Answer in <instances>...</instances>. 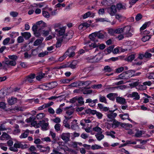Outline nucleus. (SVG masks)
<instances>
[{
	"label": "nucleus",
	"instance_id": "obj_1",
	"mask_svg": "<svg viewBox=\"0 0 154 154\" xmlns=\"http://www.w3.org/2000/svg\"><path fill=\"white\" fill-rule=\"evenodd\" d=\"M57 82H49L46 85L40 86L39 88L43 90H46L51 89L57 86Z\"/></svg>",
	"mask_w": 154,
	"mask_h": 154
},
{
	"label": "nucleus",
	"instance_id": "obj_2",
	"mask_svg": "<svg viewBox=\"0 0 154 154\" xmlns=\"http://www.w3.org/2000/svg\"><path fill=\"white\" fill-rule=\"evenodd\" d=\"M114 111L115 110H109V111L107 112L106 114L108 118L107 119L108 121L112 122L115 119V118L117 114L116 113L114 112Z\"/></svg>",
	"mask_w": 154,
	"mask_h": 154
},
{
	"label": "nucleus",
	"instance_id": "obj_3",
	"mask_svg": "<svg viewBox=\"0 0 154 154\" xmlns=\"http://www.w3.org/2000/svg\"><path fill=\"white\" fill-rule=\"evenodd\" d=\"M14 61H9L5 60L2 63L0 62V67L2 66L4 69L7 70L10 67L11 65H14Z\"/></svg>",
	"mask_w": 154,
	"mask_h": 154
},
{
	"label": "nucleus",
	"instance_id": "obj_4",
	"mask_svg": "<svg viewBox=\"0 0 154 154\" xmlns=\"http://www.w3.org/2000/svg\"><path fill=\"white\" fill-rule=\"evenodd\" d=\"M124 35L127 37H131L133 35L132 33L130 32L131 28L129 26H127L124 27Z\"/></svg>",
	"mask_w": 154,
	"mask_h": 154
},
{
	"label": "nucleus",
	"instance_id": "obj_5",
	"mask_svg": "<svg viewBox=\"0 0 154 154\" xmlns=\"http://www.w3.org/2000/svg\"><path fill=\"white\" fill-rule=\"evenodd\" d=\"M66 29V26H63L56 29L55 31L57 33L58 36H62V37L61 38H63V36L65 34Z\"/></svg>",
	"mask_w": 154,
	"mask_h": 154
},
{
	"label": "nucleus",
	"instance_id": "obj_6",
	"mask_svg": "<svg viewBox=\"0 0 154 154\" xmlns=\"http://www.w3.org/2000/svg\"><path fill=\"white\" fill-rule=\"evenodd\" d=\"M86 60L89 62L92 63L97 62L100 60V58L98 57L97 55L88 57L86 58Z\"/></svg>",
	"mask_w": 154,
	"mask_h": 154
},
{
	"label": "nucleus",
	"instance_id": "obj_7",
	"mask_svg": "<svg viewBox=\"0 0 154 154\" xmlns=\"http://www.w3.org/2000/svg\"><path fill=\"white\" fill-rule=\"evenodd\" d=\"M116 9V6L113 5L107 8V12L111 16H113L117 12Z\"/></svg>",
	"mask_w": 154,
	"mask_h": 154
},
{
	"label": "nucleus",
	"instance_id": "obj_8",
	"mask_svg": "<svg viewBox=\"0 0 154 154\" xmlns=\"http://www.w3.org/2000/svg\"><path fill=\"white\" fill-rule=\"evenodd\" d=\"M98 102V100L95 99L92 100L91 98H88L86 100L85 103H88V105L91 107H94L95 106L96 104Z\"/></svg>",
	"mask_w": 154,
	"mask_h": 154
},
{
	"label": "nucleus",
	"instance_id": "obj_9",
	"mask_svg": "<svg viewBox=\"0 0 154 154\" xmlns=\"http://www.w3.org/2000/svg\"><path fill=\"white\" fill-rule=\"evenodd\" d=\"M21 142L15 143L14 144L13 146L11 147L9 149L11 151L15 152H17L18 151L17 148H20Z\"/></svg>",
	"mask_w": 154,
	"mask_h": 154
},
{
	"label": "nucleus",
	"instance_id": "obj_10",
	"mask_svg": "<svg viewBox=\"0 0 154 154\" xmlns=\"http://www.w3.org/2000/svg\"><path fill=\"white\" fill-rule=\"evenodd\" d=\"M73 35V31L71 30H69L68 32L65 33L63 36V39L68 40L72 38Z\"/></svg>",
	"mask_w": 154,
	"mask_h": 154
},
{
	"label": "nucleus",
	"instance_id": "obj_11",
	"mask_svg": "<svg viewBox=\"0 0 154 154\" xmlns=\"http://www.w3.org/2000/svg\"><path fill=\"white\" fill-rule=\"evenodd\" d=\"M70 137V135L69 133H63L61 135V138L65 142L69 141Z\"/></svg>",
	"mask_w": 154,
	"mask_h": 154
},
{
	"label": "nucleus",
	"instance_id": "obj_12",
	"mask_svg": "<svg viewBox=\"0 0 154 154\" xmlns=\"http://www.w3.org/2000/svg\"><path fill=\"white\" fill-rule=\"evenodd\" d=\"M35 74H31L26 77L24 81L27 83H31L33 82V79L35 77Z\"/></svg>",
	"mask_w": 154,
	"mask_h": 154
},
{
	"label": "nucleus",
	"instance_id": "obj_13",
	"mask_svg": "<svg viewBox=\"0 0 154 154\" xmlns=\"http://www.w3.org/2000/svg\"><path fill=\"white\" fill-rule=\"evenodd\" d=\"M128 97L133 98V99L135 100H138L140 98V96L138 93L136 92H132L131 94H128Z\"/></svg>",
	"mask_w": 154,
	"mask_h": 154
},
{
	"label": "nucleus",
	"instance_id": "obj_14",
	"mask_svg": "<svg viewBox=\"0 0 154 154\" xmlns=\"http://www.w3.org/2000/svg\"><path fill=\"white\" fill-rule=\"evenodd\" d=\"M8 57L9 59L12 60H10L8 58H6L5 61H14V65H11V66H15L16 65V60H17L18 57L16 55H9L8 56Z\"/></svg>",
	"mask_w": 154,
	"mask_h": 154
},
{
	"label": "nucleus",
	"instance_id": "obj_15",
	"mask_svg": "<svg viewBox=\"0 0 154 154\" xmlns=\"http://www.w3.org/2000/svg\"><path fill=\"white\" fill-rule=\"evenodd\" d=\"M118 95V94L116 93H110L108 94L106 97L110 100L113 101L116 98Z\"/></svg>",
	"mask_w": 154,
	"mask_h": 154
},
{
	"label": "nucleus",
	"instance_id": "obj_16",
	"mask_svg": "<svg viewBox=\"0 0 154 154\" xmlns=\"http://www.w3.org/2000/svg\"><path fill=\"white\" fill-rule=\"evenodd\" d=\"M116 102L122 104H125L127 103L125 99L123 97H117L116 98Z\"/></svg>",
	"mask_w": 154,
	"mask_h": 154
},
{
	"label": "nucleus",
	"instance_id": "obj_17",
	"mask_svg": "<svg viewBox=\"0 0 154 154\" xmlns=\"http://www.w3.org/2000/svg\"><path fill=\"white\" fill-rule=\"evenodd\" d=\"M89 38L92 41L94 42H97L98 40L97 39V36L96 32H95L90 34L89 36Z\"/></svg>",
	"mask_w": 154,
	"mask_h": 154
},
{
	"label": "nucleus",
	"instance_id": "obj_18",
	"mask_svg": "<svg viewBox=\"0 0 154 154\" xmlns=\"http://www.w3.org/2000/svg\"><path fill=\"white\" fill-rule=\"evenodd\" d=\"M77 63L76 61H73L72 62L67 63L68 68H70L72 69L75 68L77 67Z\"/></svg>",
	"mask_w": 154,
	"mask_h": 154
},
{
	"label": "nucleus",
	"instance_id": "obj_19",
	"mask_svg": "<svg viewBox=\"0 0 154 154\" xmlns=\"http://www.w3.org/2000/svg\"><path fill=\"white\" fill-rule=\"evenodd\" d=\"M115 2V0H104L102 2V4L106 6L110 5Z\"/></svg>",
	"mask_w": 154,
	"mask_h": 154
},
{
	"label": "nucleus",
	"instance_id": "obj_20",
	"mask_svg": "<svg viewBox=\"0 0 154 154\" xmlns=\"http://www.w3.org/2000/svg\"><path fill=\"white\" fill-rule=\"evenodd\" d=\"M97 37L99 38L103 39L105 38L106 33L103 32H96Z\"/></svg>",
	"mask_w": 154,
	"mask_h": 154
},
{
	"label": "nucleus",
	"instance_id": "obj_21",
	"mask_svg": "<svg viewBox=\"0 0 154 154\" xmlns=\"http://www.w3.org/2000/svg\"><path fill=\"white\" fill-rule=\"evenodd\" d=\"M112 122V127L113 128H115L121 125V123L116 120V119L114 120Z\"/></svg>",
	"mask_w": 154,
	"mask_h": 154
},
{
	"label": "nucleus",
	"instance_id": "obj_22",
	"mask_svg": "<svg viewBox=\"0 0 154 154\" xmlns=\"http://www.w3.org/2000/svg\"><path fill=\"white\" fill-rule=\"evenodd\" d=\"M36 25H37L39 29H42L45 26V23L42 20L38 21L36 22Z\"/></svg>",
	"mask_w": 154,
	"mask_h": 154
},
{
	"label": "nucleus",
	"instance_id": "obj_23",
	"mask_svg": "<svg viewBox=\"0 0 154 154\" xmlns=\"http://www.w3.org/2000/svg\"><path fill=\"white\" fill-rule=\"evenodd\" d=\"M151 22L149 21L147 22H146L144 24L143 26L140 28V31L141 32V31H143L144 29H146V28L149 27V26L150 25Z\"/></svg>",
	"mask_w": 154,
	"mask_h": 154
},
{
	"label": "nucleus",
	"instance_id": "obj_24",
	"mask_svg": "<svg viewBox=\"0 0 154 154\" xmlns=\"http://www.w3.org/2000/svg\"><path fill=\"white\" fill-rule=\"evenodd\" d=\"M17 99L16 98L12 97L11 98L9 99L8 101L9 104L10 105H12L17 102Z\"/></svg>",
	"mask_w": 154,
	"mask_h": 154
},
{
	"label": "nucleus",
	"instance_id": "obj_25",
	"mask_svg": "<svg viewBox=\"0 0 154 154\" xmlns=\"http://www.w3.org/2000/svg\"><path fill=\"white\" fill-rule=\"evenodd\" d=\"M116 8L118 10H125L126 9V5L119 3L116 5Z\"/></svg>",
	"mask_w": 154,
	"mask_h": 154
},
{
	"label": "nucleus",
	"instance_id": "obj_26",
	"mask_svg": "<svg viewBox=\"0 0 154 154\" xmlns=\"http://www.w3.org/2000/svg\"><path fill=\"white\" fill-rule=\"evenodd\" d=\"M119 77L121 79H128L127 72H124L119 75Z\"/></svg>",
	"mask_w": 154,
	"mask_h": 154
},
{
	"label": "nucleus",
	"instance_id": "obj_27",
	"mask_svg": "<svg viewBox=\"0 0 154 154\" xmlns=\"http://www.w3.org/2000/svg\"><path fill=\"white\" fill-rule=\"evenodd\" d=\"M21 35L26 39H28L30 38L31 36V34L30 32H21Z\"/></svg>",
	"mask_w": 154,
	"mask_h": 154
},
{
	"label": "nucleus",
	"instance_id": "obj_28",
	"mask_svg": "<svg viewBox=\"0 0 154 154\" xmlns=\"http://www.w3.org/2000/svg\"><path fill=\"white\" fill-rule=\"evenodd\" d=\"M96 42H94L93 43L89 42L88 43L87 45L90 48L92 47L93 48L98 47L99 46V43H97Z\"/></svg>",
	"mask_w": 154,
	"mask_h": 154
},
{
	"label": "nucleus",
	"instance_id": "obj_29",
	"mask_svg": "<svg viewBox=\"0 0 154 154\" xmlns=\"http://www.w3.org/2000/svg\"><path fill=\"white\" fill-rule=\"evenodd\" d=\"M8 130L7 132H10L11 131V129L10 128H6L5 127L4 124H2L0 126V131H6Z\"/></svg>",
	"mask_w": 154,
	"mask_h": 154
},
{
	"label": "nucleus",
	"instance_id": "obj_30",
	"mask_svg": "<svg viewBox=\"0 0 154 154\" xmlns=\"http://www.w3.org/2000/svg\"><path fill=\"white\" fill-rule=\"evenodd\" d=\"M44 38L43 37H41L40 39H38L36 40L34 42L33 45L35 46H36L40 44L43 41Z\"/></svg>",
	"mask_w": 154,
	"mask_h": 154
},
{
	"label": "nucleus",
	"instance_id": "obj_31",
	"mask_svg": "<svg viewBox=\"0 0 154 154\" xmlns=\"http://www.w3.org/2000/svg\"><path fill=\"white\" fill-rule=\"evenodd\" d=\"M49 123L48 122H45L44 121V122L42 125L41 128L42 130L46 131L48 129V126Z\"/></svg>",
	"mask_w": 154,
	"mask_h": 154
},
{
	"label": "nucleus",
	"instance_id": "obj_32",
	"mask_svg": "<svg viewBox=\"0 0 154 154\" xmlns=\"http://www.w3.org/2000/svg\"><path fill=\"white\" fill-rule=\"evenodd\" d=\"M9 138V136L6 133L4 132L1 137V139L2 140H4L5 139H8Z\"/></svg>",
	"mask_w": 154,
	"mask_h": 154
},
{
	"label": "nucleus",
	"instance_id": "obj_33",
	"mask_svg": "<svg viewBox=\"0 0 154 154\" xmlns=\"http://www.w3.org/2000/svg\"><path fill=\"white\" fill-rule=\"evenodd\" d=\"M29 131L26 130L25 132L21 134L20 136V138H25L27 137L29 135Z\"/></svg>",
	"mask_w": 154,
	"mask_h": 154
},
{
	"label": "nucleus",
	"instance_id": "obj_34",
	"mask_svg": "<svg viewBox=\"0 0 154 154\" xmlns=\"http://www.w3.org/2000/svg\"><path fill=\"white\" fill-rule=\"evenodd\" d=\"M99 97V100L100 102L105 103H107L106 98L104 96L100 95Z\"/></svg>",
	"mask_w": 154,
	"mask_h": 154
},
{
	"label": "nucleus",
	"instance_id": "obj_35",
	"mask_svg": "<svg viewBox=\"0 0 154 154\" xmlns=\"http://www.w3.org/2000/svg\"><path fill=\"white\" fill-rule=\"evenodd\" d=\"M152 56V54L150 53H149L147 51L144 53L145 58L148 60L151 59V57Z\"/></svg>",
	"mask_w": 154,
	"mask_h": 154
},
{
	"label": "nucleus",
	"instance_id": "obj_36",
	"mask_svg": "<svg viewBox=\"0 0 154 154\" xmlns=\"http://www.w3.org/2000/svg\"><path fill=\"white\" fill-rule=\"evenodd\" d=\"M126 72L128 76V78H129L131 77L134 76V73L135 72V71L133 70H130Z\"/></svg>",
	"mask_w": 154,
	"mask_h": 154
},
{
	"label": "nucleus",
	"instance_id": "obj_37",
	"mask_svg": "<svg viewBox=\"0 0 154 154\" xmlns=\"http://www.w3.org/2000/svg\"><path fill=\"white\" fill-rule=\"evenodd\" d=\"M63 39L62 38H59L57 39V42L56 44V47L57 48L60 47L61 45V42Z\"/></svg>",
	"mask_w": 154,
	"mask_h": 154
},
{
	"label": "nucleus",
	"instance_id": "obj_38",
	"mask_svg": "<svg viewBox=\"0 0 154 154\" xmlns=\"http://www.w3.org/2000/svg\"><path fill=\"white\" fill-rule=\"evenodd\" d=\"M93 130L94 131L97 132L98 133V134H102L103 132L101 131L102 129L98 126H96L93 128Z\"/></svg>",
	"mask_w": 154,
	"mask_h": 154
},
{
	"label": "nucleus",
	"instance_id": "obj_39",
	"mask_svg": "<svg viewBox=\"0 0 154 154\" xmlns=\"http://www.w3.org/2000/svg\"><path fill=\"white\" fill-rule=\"evenodd\" d=\"M124 29V27L119 28L114 30V32L115 33L121 34L123 32Z\"/></svg>",
	"mask_w": 154,
	"mask_h": 154
},
{
	"label": "nucleus",
	"instance_id": "obj_40",
	"mask_svg": "<svg viewBox=\"0 0 154 154\" xmlns=\"http://www.w3.org/2000/svg\"><path fill=\"white\" fill-rule=\"evenodd\" d=\"M102 148V147L101 146L96 144H94L91 146V149L93 150L98 149Z\"/></svg>",
	"mask_w": 154,
	"mask_h": 154
},
{
	"label": "nucleus",
	"instance_id": "obj_41",
	"mask_svg": "<svg viewBox=\"0 0 154 154\" xmlns=\"http://www.w3.org/2000/svg\"><path fill=\"white\" fill-rule=\"evenodd\" d=\"M82 92L83 93L85 94H91L93 91L91 90H87L85 88L82 89Z\"/></svg>",
	"mask_w": 154,
	"mask_h": 154
},
{
	"label": "nucleus",
	"instance_id": "obj_42",
	"mask_svg": "<svg viewBox=\"0 0 154 154\" xmlns=\"http://www.w3.org/2000/svg\"><path fill=\"white\" fill-rule=\"evenodd\" d=\"M98 141H100L104 137V136L102 134L99 133L95 135Z\"/></svg>",
	"mask_w": 154,
	"mask_h": 154
},
{
	"label": "nucleus",
	"instance_id": "obj_43",
	"mask_svg": "<svg viewBox=\"0 0 154 154\" xmlns=\"http://www.w3.org/2000/svg\"><path fill=\"white\" fill-rule=\"evenodd\" d=\"M71 86L73 87H77L81 85V81H78L71 84Z\"/></svg>",
	"mask_w": 154,
	"mask_h": 154
},
{
	"label": "nucleus",
	"instance_id": "obj_44",
	"mask_svg": "<svg viewBox=\"0 0 154 154\" xmlns=\"http://www.w3.org/2000/svg\"><path fill=\"white\" fill-rule=\"evenodd\" d=\"M119 116L122 119L124 120L128 119L129 115L128 113H125L124 114H121Z\"/></svg>",
	"mask_w": 154,
	"mask_h": 154
},
{
	"label": "nucleus",
	"instance_id": "obj_45",
	"mask_svg": "<svg viewBox=\"0 0 154 154\" xmlns=\"http://www.w3.org/2000/svg\"><path fill=\"white\" fill-rule=\"evenodd\" d=\"M42 14L43 16L45 18H49L50 17V14L49 13L46 11H43Z\"/></svg>",
	"mask_w": 154,
	"mask_h": 154
},
{
	"label": "nucleus",
	"instance_id": "obj_46",
	"mask_svg": "<svg viewBox=\"0 0 154 154\" xmlns=\"http://www.w3.org/2000/svg\"><path fill=\"white\" fill-rule=\"evenodd\" d=\"M50 150V147L48 146L43 148L40 150V152H49Z\"/></svg>",
	"mask_w": 154,
	"mask_h": 154
},
{
	"label": "nucleus",
	"instance_id": "obj_47",
	"mask_svg": "<svg viewBox=\"0 0 154 154\" xmlns=\"http://www.w3.org/2000/svg\"><path fill=\"white\" fill-rule=\"evenodd\" d=\"M146 77L150 79H154V73H148L146 74Z\"/></svg>",
	"mask_w": 154,
	"mask_h": 154
},
{
	"label": "nucleus",
	"instance_id": "obj_48",
	"mask_svg": "<svg viewBox=\"0 0 154 154\" xmlns=\"http://www.w3.org/2000/svg\"><path fill=\"white\" fill-rule=\"evenodd\" d=\"M91 83V82L90 81H81V85H84L86 86H88Z\"/></svg>",
	"mask_w": 154,
	"mask_h": 154
},
{
	"label": "nucleus",
	"instance_id": "obj_49",
	"mask_svg": "<svg viewBox=\"0 0 154 154\" xmlns=\"http://www.w3.org/2000/svg\"><path fill=\"white\" fill-rule=\"evenodd\" d=\"M151 38V35H146L143 36L142 38V40L143 42H146L149 40Z\"/></svg>",
	"mask_w": 154,
	"mask_h": 154
},
{
	"label": "nucleus",
	"instance_id": "obj_50",
	"mask_svg": "<svg viewBox=\"0 0 154 154\" xmlns=\"http://www.w3.org/2000/svg\"><path fill=\"white\" fill-rule=\"evenodd\" d=\"M135 58V55L131 54L129 56L126 60L128 61H132Z\"/></svg>",
	"mask_w": 154,
	"mask_h": 154
},
{
	"label": "nucleus",
	"instance_id": "obj_51",
	"mask_svg": "<svg viewBox=\"0 0 154 154\" xmlns=\"http://www.w3.org/2000/svg\"><path fill=\"white\" fill-rule=\"evenodd\" d=\"M48 52L47 51H45L39 53L38 54V56L39 57H43L46 55H48Z\"/></svg>",
	"mask_w": 154,
	"mask_h": 154
},
{
	"label": "nucleus",
	"instance_id": "obj_52",
	"mask_svg": "<svg viewBox=\"0 0 154 154\" xmlns=\"http://www.w3.org/2000/svg\"><path fill=\"white\" fill-rule=\"evenodd\" d=\"M45 75V74L41 73H39L36 77V79L37 80H40L41 79L43 78Z\"/></svg>",
	"mask_w": 154,
	"mask_h": 154
},
{
	"label": "nucleus",
	"instance_id": "obj_53",
	"mask_svg": "<svg viewBox=\"0 0 154 154\" xmlns=\"http://www.w3.org/2000/svg\"><path fill=\"white\" fill-rule=\"evenodd\" d=\"M124 68H125L126 69H128L127 67L126 66L121 67L116 69V72L117 73H120L124 70Z\"/></svg>",
	"mask_w": 154,
	"mask_h": 154
},
{
	"label": "nucleus",
	"instance_id": "obj_54",
	"mask_svg": "<svg viewBox=\"0 0 154 154\" xmlns=\"http://www.w3.org/2000/svg\"><path fill=\"white\" fill-rule=\"evenodd\" d=\"M77 100L79 103L81 105L84 104V102L83 101V98L81 97H77Z\"/></svg>",
	"mask_w": 154,
	"mask_h": 154
},
{
	"label": "nucleus",
	"instance_id": "obj_55",
	"mask_svg": "<svg viewBox=\"0 0 154 154\" xmlns=\"http://www.w3.org/2000/svg\"><path fill=\"white\" fill-rule=\"evenodd\" d=\"M45 115L43 113L38 114L36 116V118L37 119H41L45 117Z\"/></svg>",
	"mask_w": 154,
	"mask_h": 154
},
{
	"label": "nucleus",
	"instance_id": "obj_56",
	"mask_svg": "<svg viewBox=\"0 0 154 154\" xmlns=\"http://www.w3.org/2000/svg\"><path fill=\"white\" fill-rule=\"evenodd\" d=\"M35 118L33 116H32L29 118L26 119V120L25 121L26 122L29 123L30 122H32L34 120H35Z\"/></svg>",
	"mask_w": 154,
	"mask_h": 154
},
{
	"label": "nucleus",
	"instance_id": "obj_57",
	"mask_svg": "<svg viewBox=\"0 0 154 154\" xmlns=\"http://www.w3.org/2000/svg\"><path fill=\"white\" fill-rule=\"evenodd\" d=\"M67 63L65 64H62L60 66H57L56 67V68L58 69H60L63 68H68Z\"/></svg>",
	"mask_w": 154,
	"mask_h": 154
},
{
	"label": "nucleus",
	"instance_id": "obj_58",
	"mask_svg": "<svg viewBox=\"0 0 154 154\" xmlns=\"http://www.w3.org/2000/svg\"><path fill=\"white\" fill-rule=\"evenodd\" d=\"M92 12L91 11H89L85 13L84 15H82L83 19H86L89 17L91 14Z\"/></svg>",
	"mask_w": 154,
	"mask_h": 154
},
{
	"label": "nucleus",
	"instance_id": "obj_59",
	"mask_svg": "<svg viewBox=\"0 0 154 154\" xmlns=\"http://www.w3.org/2000/svg\"><path fill=\"white\" fill-rule=\"evenodd\" d=\"M120 49H121V48L119 47H118L115 48L112 51L113 53L116 54L119 53Z\"/></svg>",
	"mask_w": 154,
	"mask_h": 154
},
{
	"label": "nucleus",
	"instance_id": "obj_60",
	"mask_svg": "<svg viewBox=\"0 0 154 154\" xmlns=\"http://www.w3.org/2000/svg\"><path fill=\"white\" fill-rule=\"evenodd\" d=\"M96 22H103L104 21L109 22V21L108 20V19H105L103 18H98L96 19Z\"/></svg>",
	"mask_w": 154,
	"mask_h": 154
},
{
	"label": "nucleus",
	"instance_id": "obj_61",
	"mask_svg": "<svg viewBox=\"0 0 154 154\" xmlns=\"http://www.w3.org/2000/svg\"><path fill=\"white\" fill-rule=\"evenodd\" d=\"M114 47V45H112L109 47L107 49H106V50L108 52V54H110L112 52V51Z\"/></svg>",
	"mask_w": 154,
	"mask_h": 154
},
{
	"label": "nucleus",
	"instance_id": "obj_62",
	"mask_svg": "<svg viewBox=\"0 0 154 154\" xmlns=\"http://www.w3.org/2000/svg\"><path fill=\"white\" fill-rule=\"evenodd\" d=\"M102 87V85L101 84L97 85H94L91 86V88L94 89H99Z\"/></svg>",
	"mask_w": 154,
	"mask_h": 154
},
{
	"label": "nucleus",
	"instance_id": "obj_63",
	"mask_svg": "<svg viewBox=\"0 0 154 154\" xmlns=\"http://www.w3.org/2000/svg\"><path fill=\"white\" fill-rule=\"evenodd\" d=\"M67 52H65L63 55L60 57L59 59V60L60 61H62L64 59H65L68 56Z\"/></svg>",
	"mask_w": 154,
	"mask_h": 154
},
{
	"label": "nucleus",
	"instance_id": "obj_64",
	"mask_svg": "<svg viewBox=\"0 0 154 154\" xmlns=\"http://www.w3.org/2000/svg\"><path fill=\"white\" fill-rule=\"evenodd\" d=\"M142 135V131H137L135 134L134 137H141Z\"/></svg>",
	"mask_w": 154,
	"mask_h": 154
}]
</instances>
